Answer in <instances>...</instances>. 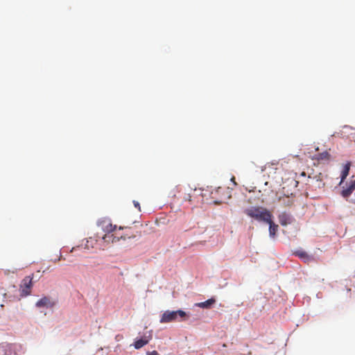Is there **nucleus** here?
Listing matches in <instances>:
<instances>
[{
	"mask_svg": "<svg viewBox=\"0 0 355 355\" xmlns=\"http://www.w3.org/2000/svg\"><path fill=\"white\" fill-rule=\"evenodd\" d=\"M248 216L259 222L270 220V217H272L271 213L266 208L261 207H250L243 211Z\"/></svg>",
	"mask_w": 355,
	"mask_h": 355,
	"instance_id": "1",
	"label": "nucleus"
},
{
	"mask_svg": "<svg viewBox=\"0 0 355 355\" xmlns=\"http://www.w3.org/2000/svg\"><path fill=\"white\" fill-rule=\"evenodd\" d=\"M186 318H187V315L186 312L182 310H167L162 314L159 322L161 323H169L184 320Z\"/></svg>",
	"mask_w": 355,
	"mask_h": 355,
	"instance_id": "2",
	"label": "nucleus"
},
{
	"mask_svg": "<svg viewBox=\"0 0 355 355\" xmlns=\"http://www.w3.org/2000/svg\"><path fill=\"white\" fill-rule=\"evenodd\" d=\"M33 275L25 277L19 285L20 295L21 297H26L31 293L33 287Z\"/></svg>",
	"mask_w": 355,
	"mask_h": 355,
	"instance_id": "3",
	"label": "nucleus"
},
{
	"mask_svg": "<svg viewBox=\"0 0 355 355\" xmlns=\"http://www.w3.org/2000/svg\"><path fill=\"white\" fill-rule=\"evenodd\" d=\"M98 225L103 232L106 233H112L114 232H117V226L116 225H112L111 220L108 218H103L99 220L98 223Z\"/></svg>",
	"mask_w": 355,
	"mask_h": 355,
	"instance_id": "4",
	"label": "nucleus"
},
{
	"mask_svg": "<svg viewBox=\"0 0 355 355\" xmlns=\"http://www.w3.org/2000/svg\"><path fill=\"white\" fill-rule=\"evenodd\" d=\"M55 305V302L53 301L51 297L44 296L39 300L35 306L37 308L46 307V308H53Z\"/></svg>",
	"mask_w": 355,
	"mask_h": 355,
	"instance_id": "5",
	"label": "nucleus"
},
{
	"mask_svg": "<svg viewBox=\"0 0 355 355\" xmlns=\"http://www.w3.org/2000/svg\"><path fill=\"white\" fill-rule=\"evenodd\" d=\"M119 230H123L124 232L120 233L119 232V241L120 240H126L128 239H134L136 237V234L133 232L132 229L131 227H123L120 226L119 227Z\"/></svg>",
	"mask_w": 355,
	"mask_h": 355,
	"instance_id": "6",
	"label": "nucleus"
},
{
	"mask_svg": "<svg viewBox=\"0 0 355 355\" xmlns=\"http://www.w3.org/2000/svg\"><path fill=\"white\" fill-rule=\"evenodd\" d=\"M105 242L116 243L119 241V232H114L112 233H107L103 236Z\"/></svg>",
	"mask_w": 355,
	"mask_h": 355,
	"instance_id": "7",
	"label": "nucleus"
},
{
	"mask_svg": "<svg viewBox=\"0 0 355 355\" xmlns=\"http://www.w3.org/2000/svg\"><path fill=\"white\" fill-rule=\"evenodd\" d=\"M355 190V180H352L348 186L345 188V189H343L342 192H341V195L343 198H348L352 193V192Z\"/></svg>",
	"mask_w": 355,
	"mask_h": 355,
	"instance_id": "8",
	"label": "nucleus"
},
{
	"mask_svg": "<svg viewBox=\"0 0 355 355\" xmlns=\"http://www.w3.org/2000/svg\"><path fill=\"white\" fill-rule=\"evenodd\" d=\"M293 254L302 259L305 263H309L313 260V257L302 250H297Z\"/></svg>",
	"mask_w": 355,
	"mask_h": 355,
	"instance_id": "9",
	"label": "nucleus"
},
{
	"mask_svg": "<svg viewBox=\"0 0 355 355\" xmlns=\"http://www.w3.org/2000/svg\"><path fill=\"white\" fill-rule=\"evenodd\" d=\"M279 221L282 225H287L292 223V217L290 214L283 212L279 215Z\"/></svg>",
	"mask_w": 355,
	"mask_h": 355,
	"instance_id": "10",
	"label": "nucleus"
},
{
	"mask_svg": "<svg viewBox=\"0 0 355 355\" xmlns=\"http://www.w3.org/2000/svg\"><path fill=\"white\" fill-rule=\"evenodd\" d=\"M272 217H270V220L265 221L269 225V234L271 237H275L278 230V225H276L272 220Z\"/></svg>",
	"mask_w": 355,
	"mask_h": 355,
	"instance_id": "11",
	"label": "nucleus"
},
{
	"mask_svg": "<svg viewBox=\"0 0 355 355\" xmlns=\"http://www.w3.org/2000/svg\"><path fill=\"white\" fill-rule=\"evenodd\" d=\"M215 302L214 298H210L205 302L196 303V306L202 309H210Z\"/></svg>",
	"mask_w": 355,
	"mask_h": 355,
	"instance_id": "12",
	"label": "nucleus"
},
{
	"mask_svg": "<svg viewBox=\"0 0 355 355\" xmlns=\"http://www.w3.org/2000/svg\"><path fill=\"white\" fill-rule=\"evenodd\" d=\"M350 166H351V163L350 162H347L344 166L343 169L342 173H341V180H340V184L343 182L344 180L347 177V175H349V169H350Z\"/></svg>",
	"mask_w": 355,
	"mask_h": 355,
	"instance_id": "13",
	"label": "nucleus"
},
{
	"mask_svg": "<svg viewBox=\"0 0 355 355\" xmlns=\"http://www.w3.org/2000/svg\"><path fill=\"white\" fill-rule=\"evenodd\" d=\"M330 154L327 151H324L316 155V159L318 161H328L330 159Z\"/></svg>",
	"mask_w": 355,
	"mask_h": 355,
	"instance_id": "14",
	"label": "nucleus"
},
{
	"mask_svg": "<svg viewBox=\"0 0 355 355\" xmlns=\"http://www.w3.org/2000/svg\"><path fill=\"white\" fill-rule=\"evenodd\" d=\"M148 340L141 338L135 342L134 347L135 349H140V348L143 347L144 345H146V344H148Z\"/></svg>",
	"mask_w": 355,
	"mask_h": 355,
	"instance_id": "15",
	"label": "nucleus"
},
{
	"mask_svg": "<svg viewBox=\"0 0 355 355\" xmlns=\"http://www.w3.org/2000/svg\"><path fill=\"white\" fill-rule=\"evenodd\" d=\"M133 204H134V206L138 209V210L140 211H141V207H140V204L139 202L136 201V200H134L133 201Z\"/></svg>",
	"mask_w": 355,
	"mask_h": 355,
	"instance_id": "16",
	"label": "nucleus"
},
{
	"mask_svg": "<svg viewBox=\"0 0 355 355\" xmlns=\"http://www.w3.org/2000/svg\"><path fill=\"white\" fill-rule=\"evenodd\" d=\"M184 199L186 201L191 202V196L189 193H188L186 196L184 197Z\"/></svg>",
	"mask_w": 355,
	"mask_h": 355,
	"instance_id": "17",
	"label": "nucleus"
},
{
	"mask_svg": "<svg viewBox=\"0 0 355 355\" xmlns=\"http://www.w3.org/2000/svg\"><path fill=\"white\" fill-rule=\"evenodd\" d=\"M147 355H159L157 351H152L147 353Z\"/></svg>",
	"mask_w": 355,
	"mask_h": 355,
	"instance_id": "18",
	"label": "nucleus"
},
{
	"mask_svg": "<svg viewBox=\"0 0 355 355\" xmlns=\"http://www.w3.org/2000/svg\"><path fill=\"white\" fill-rule=\"evenodd\" d=\"M61 259H64L62 258V254H60V257H58V259H55L53 261H54L55 263H56L58 261H60Z\"/></svg>",
	"mask_w": 355,
	"mask_h": 355,
	"instance_id": "19",
	"label": "nucleus"
},
{
	"mask_svg": "<svg viewBox=\"0 0 355 355\" xmlns=\"http://www.w3.org/2000/svg\"><path fill=\"white\" fill-rule=\"evenodd\" d=\"M352 202L355 204V200H354Z\"/></svg>",
	"mask_w": 355,
	"mask_h": 355,
	"instance_id": "20",
	"label": "nucleus"
}]
</instances>
